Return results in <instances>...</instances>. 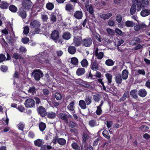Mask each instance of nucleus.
Masks as SVG:
<instances>
[{
    "label": "nucleus",
    "mask_w": 150,
    "mask_h": 150,
    "mask_svg": "<svg viewBox=\"0 0 150 150\" xmlns=\"http://www.w3.org/2000/svg\"><path fill=\"white\" fill-rule=\"evenodd\" d=\"M138 94L141 97L144 98L146 96L147 92L145 89H140L138 92Z\"/></svg>",
    "instance_id": "f8f14e48"
},
{
    "label": "nucleus",
    "mask_w": 150,
    "mask_h": 150,
    "mask_svg": "<svg viewBox=\"0 0 150 150\" xmlns=\"http://www.w3.org/2000/svg\"><path fill=\"white\" fill-rule=\"evenodd\" d=\"M9 5V4L6 2L2 1L0 4V8L2 9H7Z\"/></svg>",
    "instance_id": "a211bd4d"
},
{
    "label": "nucleus",
    "mask_w": 150,
    "mask_h": 150,
    "mask_svg": "<svg viewBox=\"0 0 150 150\" xmlns=\"http://www.w3.org/2000/svg\"><path fill=\"white\" fill-rule=\"evenodd\" d=\"M47 8L49 10H52L54 8V4L52 3L48 2L46 4Z\"/></svg>",
    "instance_id": "f704fd0d"
},
{
    "label": "nucleus",
    "mask_w": 150,
    "mask_h": 150,
    "mask_svg": "<svg viewBox=\"0 0 150 150\" xmlns=\"http://www.w3.org/2000/svg\"><path fill=\"white\" fill-rule=\"evenodd\" d=\"M44 144L42 140L38 139L34 141V144L35 146L40 147Z\"/></svg>",
    "instance_id": "5701e85b"
},
{
    "label": "nucleus",
    "mask_w": 150,
    "mask_h": 150,
    "mask_svg": "<svg viewBox=\"0 0 150 150\" xmlns=\"http://www.w3.org/2000/svg\"><path fill=\"white\" fill-rule=\"evenodd\" d=\"M73 7L72 5L69 3H67L65 6V9L66 11L70 12L73 9Z\"/></svg>",
    "instance_id": "2f4dec72"
},
{
    "label": "nucleus",
    "mask_w": 150,
    "mask_h": 150,
    "mask_svg": "<svg viewBox=\"0 0 150 150\" xmlns=\"http://www.w3.org/2000/svg\"><path fill=\"white\" fill-rule=\"evenodd\" d=\"M46 127V125L45 123L42 122H41L40 123L39 125V127L40 130L41 131H42L44 130Z\"/></svg>",
    "instance_id": "79ce46f5"
},
{
    "label": "nucleus",
    "mask_w": 150,
    "mask_h": 150,
    "mask_svg": "<svg viewBox=\"0 0 150 150\" xmlns=\"http://www.w3.org/2000/svg\"><path fill=\"white\" fill-rule=\"evenodd\" d=\"M89 136L86 133H83V140L82 141L83 144H84V148H86V141L89 139Z\"/></svg>",
    "instance_id": "b1692460"
},
{
    "label": "nucleus",
    "mask_w": 150,
    "mask_h": 150,
    "mask_svg": "<svg viewBox=\"0 0 150 150\" xmlns=\"http://www.w3.org/2000/svg\"><path fill=\"white\" fill-rule=\"evenodd\" d=\"M85 72V69L83 68L78 69L76 72L77 75L78 76H81L83 75Z\"/></svg>",
    "instance_id": "412c9836"
},
{
    "label": "nucleus",
    "mask_w": 150,
    "mask_h": 150,
    "mask_svg": "<svg viewBox=\"0 0 150 150\" xmlns=\"http://www.w3.org/2000/svg\"><path fill=\"white\" fill-rule=\"evenodd\" d=\"M141 39L138 37L134 38L132 40L133 42V43H134V44L139 43Z\"/></svg>",
    "instance_id": "4d7b16f0"
},
{
    "label": "nucleus",
    "mask_w": 150,
    "mask_h": 150,
    "mask_svg": "<svg viewBox=\"0 0 150 150\" xmlns=\"http://www.w3.org/2000/svg\"><path fill=\"white\" fill-rule=\"evenodd\" d=\"M46 115L48 118L51 119L54 118L56 117V115L55 113L52 112H48Z\"/></svg>",
    "instance_id": "cd10ccee"
},
{
    "label": "nucleus",
    "mask_w": 150,
    "mask_h": 150,
    "mask_svg": "<svg viewBox=\"0 0 150 150\" xmlns=\"http://www.w3.org/2000/svg\"><path fill=\"white\" fill-rule=\"evenodd\" d=\"M18 129L21 131H23V129L24 128V124L21 122H20L18 125Z\"/></svg>",
    "instance_id": "8fccbe9b"
},
{
    "label": "nucleus",
    "mask_w": 150,
    "mask_h": 150,
    "mask_svg": "<svg viewBox=\"0 0 150 150\" xmlns=\"http://www.w3.org/2000/svg\"><path fill=\"white\" fill-rule=\"evenodd\" d=\"M133 3L135 4L137 6V11H139L141 8L142 6L144 5H149V1L148 0H132Z\"/></svg>",
    "instance_id": "f257e3e1"
},
{
    "label": "nucleus",
    "mask_w": 150,
    "mask_h": 150,
    "mask_svg": "<svg viewBox=\"0 0 150 150\" xmlns=\"http://www.w3.org/2000/svg\"><path fill=\"white\" fill-rule=\"evenodd\" d=\"M89 13L92 16H94V14L93 13V9L91 4L90 5L88 9Z\"/></svg>",
    "instance_id": "3c124183"
},
{
    "label": "nucleus",
    "mask_w": 150,
    "mask_h": 150,
    "mask_svg": "<svg viewBox=\"0 0 150 150\" xmlns=\"http://www.w3.org/2000/svg\"><path fill=\"white\" fill-rule=\"evenodd\" d=\"M58 117L64 120L66 123H68V119L69 118V116L66 115L64 113H60L58 114Z\"/></svg>",
    "instance_id": "6e6552de"
},
{
    "label": "nucleus",
    "mask_w": 150,
    "mask_h": 150,
    "mask_svg": "<svg viewBox=\"0 0 150 150\" xmlns=\"http://www.w3.org/2000/svg\"><path fill=\"white\" fill-rule=\"evenodd\" d=\"M82 37L81 36H76L74 37L73 42L72 44L76 46H80L82 42Z\"/></svg>",
    "instance_id": "20e7f679"
},
{
    "label": "nucleus",
    "mask_w": 150,
    "mask_h": 150,
    "mask_svg": "<svg viewBox=\"0 0 150 150\" xmlns=\"http://www.w3.org/2000/svg\"><path fill=\"white\" fill-rule=\"evenodd\" d=\"M96 112V114L98 115H101L102 112V110L101 108L97 107V109Z\"/></svg>",
    "instance_id": "0e129e2a"
},
{
    "label": "nucleus",
    "mask_w": 150,
    "mask_h": 150,
    "mask_svg": "<svg viewBox=\"0 0 150 150\" xmlns=\"http://www.w3.org/2000/svg\"><path fill=\"white\" fill-rule=\"evenodd\" d=\"M105 76L108 81V84L110 85L112 82V75L110 74H106Z\"/></svg>",
    "instance_id": "e433bc0d"
},
{
    "label": "nucleus",
    "mask_w": 150,
    "mask_h": 150,
    "mask_svg": "<svg viewBox=\"0 0 150 150\" xmlns=\"http://www.w3.org/2000/svg\"><path fill=\"white\" fill-rule=\"evenodd\" d=\"M79 105L82 109H85L86 108L85 102L83 100H80L79 102Z\"/></svg>",
    "instance_id": "393cba45"
},
{
    "label": "nucleus",
    "mask_w": 150,
    "mask_h": 150,
    "mask_svg": "<svg viewBox=\"0 0 150 150\" xmlns=\"http://www.w3.org/2000/svg\"><path fill=\"white\" fill-rule=\"evenodd\" d=\"M112 15V14L110 13L106 14H100L99 16L100 18L105 20L109 19Z\"/></svg>",
    "instance_id": "6ab92c4d"
},
{
    "label": "nucleus",
    "mask_w": 150,
    "mask_h": 150,
    "mask_svg": "<svg viewBox=\"0 0 150 150\" xmlns=\"http://www.w3.org/2000/svg\"><path fill=\"white\" fill-rule=\"evenodd\" d=\"M75 101L73 100L70 103L69 105L68 106L67 108L69 110L71 111H73L74 109Z\"/></svg>",
    "instance_id": "c756f323"
},
{
    "label": "nucleus",
    "mask_w": 150,
    "mask_h": 150,
    "mask_svg": "<svg viewBox=\"0 0 150 150\" xmlns=\"http://www.w3.org/2000/svg\"><path fill=\"white\" fill-rule=\"evenodd\" d=\"M71 34L69 32H64L63 35L62 37L65 40H68L71 38Z\"/></svg>",
    "instance_id": "a878e982"
},
{
    "label": "nucleus",
    "mask_w": 150,
    "mask_h": 150,
    "mask_svg": "<svg viewBox=\"0 0 150 150\" xmlns=\"http://www.w3.org/2000/svg\"><path fill=\"white\" fill-rule=\"evenodd\" d=\"M92 99L91 97L89 96H86L85 99V101L87 105H89L91 104V102Z\"/></svg>",
    "instance_id": "4c0bfd02"
},
{
    "label": "nucleus",
    "mask_w": 150,
    "mask_h": 150,
    "mask_svg": "<svg viewBox=\"0 0 150 150\" xmlns=\"http://www.w3.org/2000/svg\"><path fill=\"white\" fill-rule=\"evenodd\" d=\"M24 104L26 108H31L35 106V102L34 100L30 98L25 100Z\"/></svg>",
    "instance_id": "7ed1b4c3"
},
{
    "label": "nucleus",
    "mask_w": 150,
    "mask_h": 150,
    "mask_svg": "<svg viewBox=\"0 0 150 150\" xmlns=\"http://www.w3.org/2000/svg\"><path fill=\"white\" fill-rule=\"evenodd\" d=\"M36 91V88L34 86H32L30 87L28 90V92L33 94L35 93Z\"/></svg>",
    "instance_id": "a18cd8bd"
},
{
    "label": "nucleus",
    "mask_w": 150,
    "mask_h": 150,
    "mask_svg": "<svg viewBox=\"0 0 150 150\" xmlns=\"http://www.w3.org/2000/svg\"><path fill=\"white\" fill-rule=\"evenodd\" d=\"M52 134L50 132H49L45 136V138L46 140H49L51 139L52 137Z\"/></svg>",
    "instance_id": "680f3d73"
},
{
    "label": "nucleus",
    "mask_w": 150,
    "mask_h": 150,
    "mask_svg": "<svg viewBox=\"0 0 150 150\" xmlns=\"http://www.w3.org/2000/svg\"><path fill=\"white\" fill-rule=\"evenodd\" d=\"M115 79L116 83L120 84L122 83V78L120 74L115 75Z\"/></svg>",
    "instance_id": "2eb2a0df"
},
{
    "label": "nucleus",
    "mask_w": 150,
    "mask_h": 150,
    "mask_svg": "<svg viewBox=\"0 0 150 150\" xmlns=\"http://www.w3.org/2000/svg\"><path fill=\"white\" fill-rule=\"evenodd\" d=\"M131 96L133 98L137 99L138 98L137 91V89H134L131 91L130 93Z\"/></svg>",
    "instance_id": "dca6fc26"
},
{
    "label": "nucleus",
    "mask_w": 150,
    "mask_h": 150,
    "mask_svg": "<svg viewBox=\"0 0 150 150\" xmlns=\"http://www.w3.org/2000/svg\"><path fill=\"white\" fill-rule=\"evenodd\" d=\"M92 40L91 38L83 39L82 41L83 45L86 47H89L92 44Z\"/></svg>",
    "instance_id": "39448f33"
},
{
    "label": "nucleus",
    "mask_w": 150,
    "mask_h": 150,
    "mask_svg": "<svg viewBox=\"0 0 150 150\" xmlns=\"http://www.w3.org/2000/svg\"><path fill=\"white\" fill-rule=\"evenodd\" d=\"M71 146L72 148L76 150H80V147L76 143L74 142L71 144Z\"/></svg>",
    "instance_id": "ea45409f"
},
{
    "label": "nucleus",
    "mask_w": 150,
    "mask_h": 150,
    "mask_svg": "<svg viewBox=\"0 0 150 150\" xmlns=\"http://www.w3.org/2000/svg\"><path fill=\"white\" fill-rule=\"evenodd\" d=\"M54 97L56 99L58 100H61L62 98V96L61 94L58 93H57L55 94Z\"/></svg>",
    "instance_id": "6e6d98bb"
},
{
    "label": "nucleus",
    "mask_w": 150,
    "mask_h": 150,
    "mask_svg": "<svg viewBox=\"0 0 150 150\" xmlns=\"http://www.w3.org/2000/svg\"><path fill=\"white\" fill-rule=\"evenodd\" d=\"M125 25L128 27H132L134 25V23L132 21H127L125 23Z\"/></svg>",
    "instance_id": "de8ad7c7"
},
{
    "label": "nucleus",
    "mask_w": 150,
    "mask_h": 150,
    "mask_svg": "<svg viewBox=\"0 0 150 150\" xmlns=\"http://www.w3.org/2000/svg\"><path fill=\"white\" fill-rule=\"evenodd\" d=\"M76 83L77 84L82 86L83 84H85V81H84L83 80L81 79L76 80Z\"/></svg>",
    "instance_id": "13d9d810"
},
{
    "label": "nucleus",
    "mask_w": 150,
    "mask_h": 150,
    "mask_svg": "<svg viewBox=\"0 0 150 150\" xmlns=\"http://www.w3.org/2000/svg\"><path fill=\"white\" fill-rule=\"evenodd\" d=\"M68 51L69 53L73 54L76 52V48L74 46H70L68 48Z\"/></svg>",
    "instance_id": "aec40b11"
},
{
    "label": "nucleus",
    "mask_w": 150,
    "mask_h": 150,
    "mask_svg": "<svg viewBox=\"0 0 150 150\" xmlns=\"http://www.w3.org/2000/svg\"><path fill=\"white\" fill-rule=\"evenodd\" d=\"M50 18L51 21L53 23L55 22L56 21V16L53 13H52L51 15Z\"/></svg>",
    "instance_id": "603ef678"
},
{
    "label": "nucleus",
    "mask_w": 150,
    "mask_h": 150,
    "mask_svg": "<svg viewBox=\"0 0 150 150\" xmlns=\"http://www.w3.org/2000/svg\"><path fill=\"white\" fill-rule=\"evenodd\" d=\"M106 31L108 34L111 35H114L115 33V32L114 30L110 28H107Z\"/></svg>",
    "instance_id": "052dcab7"
},
{
    "label": "nucleus",
    "mask_w": 150,
    "mask_h": 150,
    "mask_svg": "<svg viewBox=\"0 0 150 150\" xmlns=\"http://www.w3.org/2000/svg\"><path fill=\"white\" fill-rule=\"evenodd\" d=\"M12 57L16 60L22 58L21 54L18 53H14Z\"/></svg>",
    "instance_id": "a19ab883"
},
{
    "label": "nucleus",
    "mask_w": 150,
    "mask_h": 150,
    "mask_svg": "<svg viewBox=\"0 0 150 150\" xmlns=\"http://www.w3.org/2000/svg\"><path fill=\"white\" fill-rule=\"evenodd\" d=\"M9 10L13 13H16L17 11V8L14 5H11L9 7Z\"/></svg>",
    "instance_id": "7c9ffc66"
},
{
    "label": "nucleus",
    "mask_w": 150,
    "mask_h": 150,
    "mask_svg": "<svg viewBox=\"0 0 150 150\" xmlns=\"http://www.w3.org/2000/svg\"><path fill=\"white\" fill-rule=\"evenodd\" d=\"M98 49L96 48L94 52V54L97 58L99 59H101L104 56V53L102 52H98Z\"/></svg>",
    "instance_id": "9b49d317"
},
{
    "label": "nucleus",
    "mask_w": 150,
    "mask_h": 150,
    "mask_svg": "<svg viewBox=\"0 0 150 150\" xmlns=\"http://www.w3.org/2000/svg\"><path fill=\"white\" fill-rule=\"evenodd\" d=\"M129 72L127 69H125L123 70L122 71L121 74V76L122 78L124 80L127 79L128 77Z\"/></svg>",
    "instance_id": "4468645a"
},
{
    "label": "nucleus",
    "mask_w": 150,
    "mask_h": 150,
    "mask_svg": "<svg viewBox=\"0 0 150 150\" xmlns=\"http://www.w3.org/2000/svg\"><path fill=\"white\" fill-rule=\"evenodd\" d=\"M29 31V29L28 27L27 26H26L24 27L23 33L25 34H28Z\"/></svg>",
    "instance_id": "69168bd1"
},
{
    "label": "nucleus",
    "mask_w": 150,
    "mask_h": 150,
    "mask_svg": "<svg viewBox=\"0 0 150 150\" xmlns=\"http://www.w3.org/2000/svg\"><path fill=\"white\" fill-rule=\"evenodd\" d=\"M150 14V10L148 9H144L142 10L140 13L141 15L143 17L148 16Z\"/></svg>",
    "instance_id": "4be33fe9"
},
{
    "label": "nucleus",
    "mask_w": 150,
    "mask_h": 150,
    "mask_svg": "<svg viewBox=\"0 0 150 150\" xmlns=\"http://www.w3.org/2000/svg\"><path fill=\"white\" fill-rule=\"evenodd\" d=\"M57 143L62 146L64 145L66 143V140L62 138H58L57 140Z\"/></svg>",
    "instance_id": "bb28decb"
},
{
    "label": "nucleus",
    "mask_w": 150,
    "mask_h": 150,
    "mask_svg": "<svg viewBox=\"0 0 150 150\" xmlns=\"http://www.w3.org/2000/svg\"><path fill=\"white\" fill-rule=\"evenodd\" d=\"M29 39L27 37L23 38L22 39V42L24 44H27L29 41Z\"/></svg>",
    "instance_id": "e2e57ef3"
},
{
    "label": "nucleus",
    "mask_w": 150,
    "mask_h": 150,
    "mask_svg": "<svg viewBox=\"0 0 150 150\" xmlns=\"http://www.w3.org/2000/svg\"><path fill=\"white\" fill-rule=\"evenodd\" d=\"M74 16L78 19H81L83 17L82 12L80 11H77L74 13Z\"/></svg>",
    "instance_id": "ddd939ff"
},
{
    "label": "nucleus",
    "mask_w": 150,
    "mask_h": 150,
    "mask_svg": "<svg viewBox=\"0 0 150 150\" xmlns=\"http://www.w3.org/2000/svg\"><path fill=\"white\" fill-rule=\"evenodd\" d=\"M134 4L131 6L130 10V13L131 15L134 14L136 10V6L134 4Z\"/></svg>",
    "instance_id": "c9c22d12"
},
{
    "label": "nucleus",
    "mask_w": 150,
    "mask_h": 150,
    "mask_svg": "<svg viewBox=\"0 0 150 150\" xmlns=\"http://www.w3.org/2000/svg\"><path fill=\"white\" fill-rule=\"evenodd\" d=\"M32 4V3H29V2H25L23 4V6L25 7V9H29L30 8Z\"/></svg>",
    "instance_id": "37998d69"
},
{
    "label": "nucleus",
    "mask_w": 150,
    "mask_h": 150,
    "mask_svg": "<svg viewBox=\"0 0 150 150\" xmlns=\"http://www.w3.org/2000/svg\"><path fill=\"white\" fill-rule=\"evenodd\" d=\"M30 25L31 28H36L40 27L41 24L38 21L35 20L31 22Z\"/></svg>",
    "instance_id": "9d476101"
},
{
    "label": "nucleus",
    "mask_w": 150,
    "mask_h": 150,
    "mask_svg": "<svg viewBox=\"0 0 150 150\" xmlns=\"http://www.w3.org/2000/svg\"><path fill=\"white\" fill-rule=\"evenodd\" d=\"M19 50L20 51V52L22 54L25 53L27 51V50L26 48L25 47L23 46L21 47L19 49Z\"/></svg>",
    "instance_id": "bf43d9fd"
},
{
    "label": "nucleus",
    "mask_w": 150,
    "mask_h": 150,
    "mask_svg": "<svg viewBox=\"0 0 150 150\" xmlns=\"http://www.w3.org/2000/svg\"><path fill=\"white\" fill-rule=\"evenodd\" d=\"M73 30V32L74 33L75 35H76L77 34H78L79 35L81 36V30L77 27H76L74 28Z\"/></svg>",
    "instance_id": "c85d7f7f"
},
{
    "label": "nucleus",
    "mask_w": 150,
    "mask_h": 150,
    "mask_svg": "<svg viewBox=\"0 0 150 150\" xmlns=\"http://www.w3.org/2000/svg\"><path fill=\"white\" fill-rule=\"evenodd\" d=\"M71 63L74 65H77L78 63V59L76 57H72L71 59Z\"/></svg>",
    "instance_id": "c03bdc74"
},
{
    "label": "nucleus",
    "mask_w": 150,
    "mask_h": 150,
    "mask_svg": "<svg viewBox=\"0 0 150 150\" xmlns=\"http://www.w3.org/2000/svg\"><path fill=\"white\" fill-rule=\"evenodd\" d=\"M51 38L54 40L55 42H57V40L59 37V33L58 30H54L53 31L51 34Z\"/></svg>",
    "instance_id": "423d86ee"
},
{
    "label": "nucleus",
    "mask_w": 150,
    "mask_h": 150,
    "mask_svg": "<svg viewBox=\"0 0 150 150\" xmlns=\"http://www.w3.org/2000/svg\"><path fill=\"white\" fill-rule=\"evenodd\" d=\"M76 126L77 124L76 122H74L71 121H70L69 122V127L71 128H73L75 127Z\"/></svg>",
    "instance_id": "864d4df0"
},
{
    "label": "nucleus",
    "mask_w": 150,
    "mask_h": 150,
    "mask_svg": "<svg viewBox=\"0 0 150 150\" xmlns=\"http://www.w3.org/2000/svg\"><path fill=\"white\" fill-rule=\"evenodd\" d=\"M43 75L42 71L40 69L34 70L31 74V75L33 76L37 81H39L41 78L42 77Z\"/></svg>",
    "instance_id": "f03ea898"
},
{
    "label": "nucleus",
    "mask_w": 150,
    "mask_h": 150,
    "mask_svg": "<svg viewBox=\"0 0 150 150\" xmlns=\"http://www.w3.org/2000/svg\"><path fill=\"white\" fill-rule=\"evenodd\" d=\"M116 19L118 23L120 22L122 20V16L119 14H117L116 16Z\"/></svg>",
    "instance_id": "338daca9"
},
{
    "label": "nucleus",
    "mask_w": 150,
    "mask_h": 150,
    "mask_svg": "<svg viewBox=\"0 0 150 150\" xmlns=\"http://www.w3.org/2000/svg\"><path fill=\"white\" fill-rule=\"evenodd\" d=\"M81 63L82 67H86L88 65V62L87 59H84L81 62Z\"/></svg>",
    "instance_id": "72a5a7b5"
},
{
    "label": "nucleus",
    "mask_w": 150,
    "mask_h": 150,
    "mask_svg": "<svg viewBox=\"0 0 150 150\" xmlns=\"http://www.w3.org/2000/svg\"><path fill=\"white\" fill-rule=\"evenodd\" d=\"M6 60V57L5 55L1 54H0V63H1Z\"/></svg>",
    "instance_id": "5fc2aeb1"
},
{
    "label": "nucleus",
    "mask_w": 150,
    "mask_h": 150,
    "mask_svg": "<svg viewBox=\"0 0 150 150\" xmlns=\"http://www.w3.org/2000/svg\"><path fill=\"white\" fill-rule=\"evenodd\" d=\"M17 13L19 16H20L23 19L25 18H26L27 14L26 12L22 8H20Z\"/></svg>",
    "instance_id": "1a4fd4ad"
},
{
    "label": "nucleus",
    "mask_w": 150,
    "mask_h": 150,
    "mask_svg": "<svg viewBox=\"0 0 150 150\" xmlns=\"http://www.w3.org/2000/svg\"><path fill=\"white\" fill-rule=\"evenodd\" d=\"M102 134L103 136L107 139H110V135L107 131H104L102 133Z\"/></svg>",
    "instance_id": "49530a36"
},
{
    "label": "nucleus",
    "mask_w": 150,
    "mask_h": 150,
    "mask_svg": "<svg viewBox=\"0 0 150 150\" xmlns=\"http://www.w3.org/2000/svg\"><path fill=\"white\" fill-rule=\"evenodd\" d=\"M89 124L91 127H93L96 125V122L95 120H92L89 121Z\"/></svg>",
    "instance_id": "09e8293b"
},
{
    "label": "nucleus",
    "mask_w": 150,
    "mask_h": 150,
    "mask_svg": "<svg viewBox=\"0 0 150 150\" xmlns=\"http://www.w3.org/2000/svg\"><path fill=\"white\" fill-rule=\"evenodd\" d=\"M108 25L110 26H114L115 25V23L113 20H109L108 21Z\"/></svg>",
    "instance_id": "774afa93"
},
{
    "label": "nucleus",
    "mask_w": 150,
    "mask_h": 150,
    "mask_svg": "<svg viewBox=\"0 0 150 150\" xmlns=\"http://www.w3.org/2000/svg\"><path fill=\"white\" fill-rule=\"evenodd\" d=\"M114 62L112 59H108L105 62V64L108 66H112L114 64Z\"/></svg>",
    "instance_id": "58836bf2"
},
{
    "label": "nucleus",
    "mask_w": 150,
    "mask_h": 150,
    "mask_svg": "<svg viewBox=\"0 0 150 150\" xmlns=\"http://www.w3.org/2000/svg\"><path fill=\"white\" fill-rule=\"evenodd\" d=\"M91 68L92 70L97 71L98 70V67L97 62L96 60L94 61L91 64Z\"/></svg>",
    "instance_id": "f3484780"
},
{
    "label": "nucleus",
    "mask_w": 150,
    "mask_h": 150,
    "mask_svg": "<svg viewBox=\"0 0 150 150\" xmlns=\"http://www.w3.org/2000/svg\"><path fill=\"white\" fill-rule=\"evenodd\" d=\"M37 111L40 116L42 117H45L47 114L46 109L42 106H40L37 109Z\"/></svg>",
    "instance_id": "0eeeda50"
},
{
    "label": "nucleus",
    "mask_w": 150,
    "mask_h": 150,
    "mask_svg": "<svg viewBox=\"0 0 150 150\" xmlns=\"http://www.w3.org/2000/svg\"><path fill=\"white\" fill-rule=\"evenodd\" d=\"M101 98V96L99 94H96L93 95V98L96 102H98Z\"/></svg>",
    "instance_id": "473e14b6"
}]
</instances>
